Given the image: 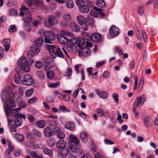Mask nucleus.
Returning a JSON list of instances; mask_svg holds the SVG:
<instances>
[{
    "mask_svg": "<svg viewBox=\"0 0 158 158\" xmlns=\"http://www.w3.org/2000/svg\"><path fill=\"white\" fill-rule=\"evenodd\" d=\"M5 104L6 106H4V109L7 118H8L10 116V110L11 108L15 107L16 104L14 100L11 98L7 99Z\"/></svg>",
    "mask_w": 158,
    "mask_h": 158,
    "instance_id": "1",
    "label": "nucleus"
},
{
    "mask_svg": "<svg viewBox=\"0 0 158 158\" xmlns=\"http://www.w3.org/2000/svg\"><path fill=\"white\" fill-rule=\"evenodd\" d=\"M68 46H67L66 48H62L61 49L60 48H57L56 49V53L57 56L59 57L63 58L64 56V55L63 52L66 56L69 58V56L68 54L67 50H68L69 51H71L70 49H72L73 47L70 46L69 48H68Z\"/></svg>",
    "mask_w": 158,
    "mask_h": 158,
    "instance_id": "2",
    "label": "nucleus"
},
{
    "mask_svg": "<svg viewBox=\"0 0 158 158\" xmlns=\"http://www.w3.org/2000/svg\"><path fill=\"white\" fill-rule=\"evenodd\" d=\"M58 21L56 17L52 15H50L48 19H45L44 22V26L46 27H50L56 25Z\"/></svg>",
    "mask_w": 158,
    "mask_h": 158,
    "instance_id": "3",
    "label": "nucleus"
},
{
    "mask_svg": "<svg viewBox=\"0 0 158 158\" xmlns=\"http://www.w3.org/2000/svg\"><path fill=\"white\" fill-rule=\"evenodd\" d=\"M44 42L46 43L52 44L55 39V36L53 33L50 31H47L44 33Z\"/></svg>",
    "mask_w": 158,
    "mask_h": 158,
    "instance_id": "4",
    "label": "nucleus"
},
{
    "mask_svg": "<svg viewBox=\"0 0 158 158\" xmlns=\"http://www.w3.org/2000/svg\"><path fill=\"white\" fill-rule=\"evenodd\" d=\"M40 51L39 46L35 44L33 45L31 47V50L27 52V57L28 59H29L33 56L32 53L37 55L39 53Z\"/></svg>",
    "mask_w": 158,
    "mask_h": 158,
    "instance_id": "5",
    "label": "nucleus"
},
{
    "mask_svg": "<svg viewBox=\"0 0 158 158\" xmlns=\"http://www.w3.org/2000/svg\"><path fill=\"white\" fill-rule=\"evenodd\" d=\"M33 79L31 78L30 75L26 74L23 77L22 81L23 84L25 85H30L34 83Z\"/></svg>",
    "mask_w": 158,
    "mask_h": 158,
    "instance_id": "6",
    "label": "nucleus"
},
{
    "mask_svg": "<svg viewBox=\"0 0 158 158\" xmlns=\"http://www.w3.org/2000/svg\"><path fill=\"white\" fill-rule=\"evenodd\" d=\"M119 29L114 25L112 26L110 28V34L111 36H116L119 34Z\"/></svg>",
    "mask_w": 158,
    "mask_h": 158,
    "instance_id": "7",
    "label": "nucleus"
},
{
    "mask_svg": "<svg viewBox=\"0 0 158 158\" xmlns=\"http://www.w3.org/2000/svg\"><path fill=\"white\" fill-rule=\"evenodd\" d=\"M79 55L81 56V54L85 57L89 56L91 54L90 50L87 47H84L81 48L78 51Z\"/></svg>",
    "mask_w": 158,
    "mask_h": 158,
    "instance_id": "8",
    "label": "nucleus"
},
{
    "mask_svg": "<svg viewBox=\"0 0 158 158\" xmlns=\"http://www.w3.org/2000/svg\"><path fill=\"white\" fill-rule=\"evenodd\" d=\"M95 42H98L101 41V35L98 33H95L91 35V40Z\"/></svg>",
    "mask_w": 158,
    "mask_h": 158,
    "instance_id": "9",
    "label": "nucleus"
},
{
    "mask_svg": "<svg viewBox=\"0 0 158 158\" xmlns=\"http://www.w3.org/2000/svg\"><path fill=\"white\" fill-rule=\"evenodd\" d=\"M146 100V97L144 95H142L140 97L138 98L136 104V107L139 106H141L143 105V103Z\"/></svg>",
    "mask_w": 158,
    "mask_h": 158,
    "instance_id": "10",
    "label": "nucleus"
},
{
    "mask_svg": "<svg viewBox=\"0 0 158 158\" xmlns=\"http://www.w3.org/2000/svg\"><path fill=\"white\" fill-rule=\"evenodd\" d=\"M66 143L64 140H60L56 143V146L59 149H62L65 147Z\"/></svg>",
    "mask_w": 158,
    "mask_h": 158,
    "instance_id": "11",
    "label": "nucleus"
},
{
    "mask_svg": "<svg viewBox=\"0 0 158 158\" xmlns=\"http://www.w3.org/2000/svg\"><path fill=\"white\" fill-rule=\"evenodd\" d=\"M89 135L85 131H82L80 133V137L82 141L86 143L88 140Z\"/></svg>",
    "mask_w": 158,
    "mask_h": 158,
    "instance_id": "12",
    "label": "nucleus"
},
{
    "mask_svg": "<svg viewBox=\"0 0 158 158\" xmlns=\"http://www.w3.org/2000/svg\"><path fill=\"white\" fill-rule=\"evenodd\" d=\"M58 38L59 42L62 44H66L69 42L68 39L61 34L58 36Z\"/></svg>",
    "mask_w": 158,
    "mask_h": 158,
    "instance_id": "13",
    "label": "nucleus"
},
{
    "mask_svg": "<svg viewBox=\"0 0 158 158\" xmlns=\"http://www.w3.org/2000/svg\"><path fill=\"white\" fill-rule=\"evenodd\" d=\"M25 16L23 18L24 21L27 23L31 22V17L30 12L29 11H27L25 12Z\"/></svg>",
    "mask_w": 158,
    "mask_h": 158,
    "instance_id": "14",
    "label": "nucleus"
},
{
    "mask_svg": "<svg viewBox=\"0 0 158 158\" xmlns=\"http://www.w3.org/2000/svg\"><path fill=\"white\" fill-rule=\"evenodd\" d=\"M3 46L6 51H8L10 46V41L7 39H4L2 41Z\"/></svg>",
    "mask_w": 158,
    "mask_h": 158,
    "instance_id": "15",
    "label": "nucleus"
},
{
    "mask_svg": "<svg viewBox=\"0 0 158 158\" xmlns=\"http://www.w3.org/2000/svg\"><path fill=\"white\" fill-rule=\"evenodd\" d=\"M80 147L79 144H75V145H72L70 146L68 150L70 152V154H71L74 153Z\"/></svg>",
    "mask_w": 158,
    "mask_h": 158,
    "instance_id": "16",
    "label": "nucleus"
},
{
    "mask_svg": "<svg viewBox=\"0 0 158 158\" xmlns=\"http://www.w3.org/2000/svg\"><path fill=\"white\" fill-rule=\"evenodd\" d=\"M96 92L98 96L102 98L105 99L108 97V93L104 91H100L99 90L97 89Z\"/></svg>",
    "mask_w": 158,
    "mask_h": 158,
    "instance_id": "17",
    "label": "nucleus"
},
{
    "mask_svg": "<svg viewBox=\"0 0 158 158\" xmlns=\"http://www.w3.org/2000/svg\"><path fill=\"white\" fill-rule=\"evenodd\" d=\"M70 141L75 143V144H79L80 141L78 138L75 135L73 134L70 135L69 137Z\"/></svg>",
    "mask_w": 158,
    "mask_h": 158,
    "instance_id": "18",
    "label": "nucleus"
},
{
    "mask_svg": "<svg viewBox=\"0 0 158 158\" xmlns=\"http://www.w3.org/2000/svg\"><path fill=\"white\" fill-rule=\"evenodd\" d=\"M70 26L72 30L74 32H78L80 29L78 25L73 22H70Z\"/></svg>",
    "mask_w": 158,
    "mask_h": 158,
    "instance_id": "19",
    "label": "nucleus"
},
{
    "mask_svg": "<svg viewBox=\"0 0 158 158\" xmlns=\"http://www.w3.org/2000/svg\"><path fill=\"white\" fill-rule=\"evenodd\" d=\"M78 9L79 11L83 13H87L89 10V7L85 4L82 6L79 7Z\"/></svg>",
    "mask_w": 158,
    "mask_h": 158,
    "instance_id": "20",
    "label": "nucleus"
},
{
    "mask_svg": "<svg viewBox=\"0 0 158 158\" xmlns=\"http://www.w3.org/2000/svg\"><path fill=\"white\" fill-rule=\"evenodd\" d=\"M65 127L67 129L72 131L75 127L74 123L72 122H68L65 125Z\"/></svg>",
    "mask_w": 158,
    "mask_h": 158,
    "instance_id": "21",
    "label": "nucleus"
},
{
    "mask_svg": "<svg viewBox=\"0 0 158 158\" xmlns=\"http://www.w3.org/2000/svg\"><path fill=\"white\" fill-rule=\"evenodd\" d=\"M27 63V60L23 56H22L18 61V66H21Z\"/></svg>",
    "mask_w": 158,
    "mask_h": 158,
    "instance_id": "22",
    "label": "nucleus"
},
{
    "mask_svg": "<svg viewBox=\"0 0 158 158\" xmlns=\"http://www.w3.org/2000/svg\"><path fill=\"white\" fill-rule=\"evenodd\" d=\"M78 23L81 25H83L85 23V18L81 15H79L77 17Z\"/></svg>",
    "mask_w": 158,
    "mask_h": 158,
    "instance_id": "23",
    "label": "nucleus"
},
{
    "mask_svg": "<svg viewBox=\"0 0 158 158\" xmlns=\"http://www.w3.org/2000/svg\"><path fill=\"white\" fill-rule=\"evenodd\" d=\"M44 134L47 137H50L52 135L51 129L48 127L45 128L44 129Z\"/></svg>",
    "mask_w": 158,
    "mask_h": 158,
    "instance_id": "24",
    "label": "nucleus"
},
{
    "mask_svg": "<svg viewBox=\"0 0 158 158\" xmlns=\"http://www.w3.org/2000/svg\"><path fill=\"white\" fill-rule=\"evenodd\" d=\"M97 5L101 8H104L106 6V3L103 0H97Z\"/></svg>",
    "mask_w": 158,
    "mask_h": 158,
    "instance_id": "25",
    "label": "nucleus"
},
{
    "mask_svg": "<svg viewBox=\"0 0 158 158\" xmlns=\"http://www.w3.org/2000/svg\"><path fill=\"white\" fill-rule=\"evenodd\" d=\"M16 118L14 122V124L16 127H19L21 125L22 123V119L20 118Z\"/></svg>",
    "mask_w": 158,
    "mask_h": 158,
    "instance_id": "26",
    "label": "nucleus"
},
{
    "mask_svg": "<svg viewBox=\"0 0 158 158\" xmlns=\"http://www.w3.org/2000/svg\"><path fill=\"white\" fill-rule=\"evenodd\" d=\"M44 42V39L42 37L38 38L35 41V43L36 45L38 46H41Z\"/></svg>",
    "mask_w": 158,
    "mask_h": 158,
    "instance_id": "27",
    "label": "nucleus"
},
{
    "mask_svg": "<svg viewBox=\"0 0 158 158\" xmlns=\"http://www.w3.org/2000/svg\"><path fill=\"white\" fill-rule=\"evenodd\" d=\"M85 43L84 39L81 37L78 38V43L77 45L79 46H83Z\"/></svg>",
    "mask_w": 158,
    "mask_h": 158,
    "instance_id": "28",
    "label": "nucleus"
},
{
    "mask_svg": "<svg viewBox=\"0 0 158 158\" xmlns=\"http://www.w3.org/2000/svg\"><path fill=\"white\" fill-rule=\"evenodd\" d=\"M66 3L68 7L69 8H73L74 5V2L72 0H67Z\"/></svg>",
    "mask_w": 158,
    "mask_h": 158,
    "instance_id": "29",
    "label": "nucleus"
},
{
    "mask_svg": "<svg viewBox=\"0 0 158 158\" xmlns=\"http://www.w3.org/2000/svg\"><path fill=\"white\" fill-rule=\"evenodd\" d=\"M15 137L18 141L20 142L23 141L24 139L23 136V135L19 134H16L15 135Z\"/></svg>",
    "mask_w": 158,
    "mask_h": 158,
    "instance_id": "30",
    "label": "nucleus"
},
{
    "mask_svg": "<svg viewBox=\"0 0 158 158\" xmlns=\"http://www.w3.org/2000/svg\"><path fill=\"white\" fill-rule=\"evenodd\" d=\"M14 80L15 82L16 83H20L21 82V78L20 77L19 75L16 74L15 75Z\"/></svg>",
    "mask_w": 158,
    "mask_h": 158,
    "instance_id": "31",
    "label": "nucleus"
},
{
    "mask_svg": "<svg viewBox=\"0 0 158 158\" xmlns=\"http://www.w3.org/2000/svg\"><path fill=\"white\" fill-rule=\"evenodd\" d=\"M21 69L23 71H25L26 72H28L30 70L29 66L27 64H24L22 65L21 67Z\"/></svg>",
    "mask_w": 158,
    "mask_h": 158,
    "instance_id": "32",
    "label": "nucleus"
},
{
    "mask_svg": "<svg viewBox=\"0 0 158 158\" xmlns=\"http://www.w3.org/2000/svg\"><path fill=\"white\" fill-rule=\"evenodd\" d=\"M45 123L44 121L40 120L37 122L36 123V126L40 128H43L45 126Z\"/></svg>",
    "mask_w": 158,
    "mask_h": 158,
    "instance_id": "33",
    "label": "nucleus"
},
{
    "mask_svg": "<svg viewBox=\"0 0 158 158\" xmlns=\"http://www.w3.org/2000/svg\"><path fill=\"white\" fill-rule=\"evenodd\" d=\"M86 22L89 25H93L94 23V21L93 18L89 16L86 18Z\"/></svg>",
    "mask_w": 158,
    "mask_h": 158,
    "instance_id": "34",
    "label": "nucleus"
},
{
    "mask_svg": "<svg viewBox=\"0 0 158 158\" xmlns=\"http://www.w3.org/2000/svg\"><path fill=\"white\" fill-rule=\"evenodd\" d=\"M44 154L48 155L50 156L52 155V151L47 148H44Z\"/></svg>",
    "mask_w": 158,
    "mask_h": 158,
    "instance_id": "35",
    "label": "nucleus"
},
{
    "mask_svg": "<svg viewBox=\"0 0 158 158\" xmlns=\"http://www.w3.org/2000/svg\"><path fill=\"white\" fill-rule=\"evenodd\" d=\"M59 110H61L63 112H70V110L66 108L65 106L63 105L60 106H59Z\"/></svg>",
    "mask_w": 158,
    "mask_h": 158,
    "instance_id": "36",
    "label": "nucleus"
},
{
    "mask_svg": "<svg viewBox=\"0 0 158 158\" xmlns=\"http://www.w3.org/2000/svg\"><path fill=\"white\" fill-rule=\"evenodd\" d=\"M85 1L83 0H76V3L77 5L78 8H79V7L82 6L83 5H84Z\"/></svg>",
    "mask_w": 158,
    "mask_h": 158,
    "instance_id": "37",
    "label": "nucleus"
},
{
    "mask_svg": "<svg viewBox=\"0 0 158 158\" xmlns=\"http://www.w3.org/2000/svg\"><path fill=\"white\" fill-rule=\"evenodd\" d=\"M64 20L66 22H69L71 19L70 15L69 14H65L63 16Z\"/></svg>",
    "mask_w": 158,
    "mask_h": 158,
    "instance_id": "38",
    "label": "nucleus"
},
{
    "mask_svg": "<svg viewBox=\"0 0 158 158\" xmlns=\"http://www.w3.org/2000/svg\"><path fill=\"white\" fill-rule=\"evenodd\" d=\"M82 34L84 38L85 39L88 40H91V35L90 34L85 32H83Z\"/></svg>",
    "mask_w": 158,
    "mask_h": 158,
    "instance_id": "39",
    "label": "nucleus"
},
{
    "mask_svg": "<svg viewBox=\"0 0 158 158\" xmlns=\"http://www.w3.org/2000/svg\"><path fill=\"white\" fill-rule=\"evenodd\" d=\"M150 118L148 117L144 118L143 119L144 123L147 127H150Z\"/></svg>",
    "mask_w": 158,
    "mask_h": 158,
    "instance_id": "40",
    "label": "nucleus"
},
{
    "mask_svg": "<svg viewBox=\"0 0 158 158\" xmlns=\"http://www.w3.org/2000/svg\"><path fill=\"white\" fill-rule=\"evenodd\" d=\"M35 67L38 69H41L43 67V63L39 61L35 63Z\"/></svg>",
    "mask_w": 158,
    "mask_h": 158,
    "instance_id": "41",
    "label": "nucleus"
},
{
    "mask_svg": "<svg viewBox=\"0 0 158 158\" xmlns=\"http://www.w3.org/2000/svg\"><path fill=\"white\" fill-rule=\"evenodd\" d=\"M34 89L33 88H31L27 90L25 93V95L27 97H29L33 94Z\"/></svg>",
    "mask_w": 158,
    "mask_h": 158,
    "instance_id": "42",
    "label": "nucleus"
},
{
    "mask_svg": "<svg viewBox=\"0 0 158 158\" xmlns=\"http://www.w3.org/2000/svg\"><path fill=\"white\" fill-rule=\"evenodd\" d=\"M68 153L70 154L69 150L64 149L62 151L60 154L63 157H65Z\"/></svg>",
    "mask_w": 158,
    "mask_h": 158,
    "instance_id": "43",
    "label": "nucleus"
},
{
    "mask_svg": "<svg viewBox=\"0 0 158 158\" xmlns=\"http://www.w3.org/2000/svg\"><path fill=\"white\" fill-rule=\"evenodd\" d=\"M72 69L70 68H68L64 76L66 77H70L72 74Z\"/></svg>",
    "mask_w": 158,
    "mask_h": 158,
    "instance_id": "44",
    "label": "nucleus"
},
{
    "mask_svg": "<svg viewBox=\"0 0 158 158\" xmlns=\"http://www.w3.org/2000/svg\"><path fill=\"white\" fill-rule=\"evenodd\" d=\"M47 76L49 79H52L54 77V73L52 71H48L47 73Z\"/></svg>",
    "mask_w": 158,
    "mask_h": 158,
    "instance_id": "45",
    "label": "nucleus"
},
{
    "mask_svg": "<svg viewBox=\"0 0 158 158\" xmlns=\"http://www.w3.org/2000/svg\"><path fill=\"white\" fill-rule=\"evenodd\" d=\"M46 47L48 50L49 52L54 51V48H56V47L53 45L47 44L46 45Z\"/></svg>",
    "mask_w": 158,
    "mask_h": 158,
    "instance_id": "46",
    "label": "nucleus"
},
{
    "mask_svg": "<svg viewBox=\"0 0 158 158\" xmlns=\"http://www.w3.org/2000/svg\"><path fill=\"white\" fill-rule=\"evenodd\" d=\"M61 32L63 34L68 36H72L73 35L72 34L66 30H62Z\"/></svg>",
    "mask_w": 158,
    "mask_h": 158,
    "instance_id": "47",
    "label": "nucleus"
},
{
    "mask_svg": "<svg viewBox=\"0 0 158 158\" xmlns=\"http://www.w3.org/2000/svg\"><path fill=\"white\" fill-rule=\"evenodd\" d=\"M2 96H4L6 98L8 96V94H7V91L6 90H3L1 94V98L3 102L4 101V99L2 97Z\"/></svg>",
    "mask_w": 158,
    "mask_h": 158,
    "instance_id": "48",
    "label": "nucleus"
},
{
    "mask_svg": "<svg viewBox=\"0 0 158 158\" xmlns=\"http://www.w3.org/2000/svg\"><path fill=\"white\" fill-rule=\"evenodd\" d=\"M2 96H4L6 98L8 96V94H7V91L6 90H3L1 94V98L3 102L4 101V99L2 97Z\"/></svg>",
    "mask_w": 158,
    "mask_h": 158,
    "instance_id": "49",
    "label": "nucleus"
},
{
    "mask_svg": "<svg viewBox=\"0 0 158 158\" xmlns=\"http://www.w3.org/2000/svg\"><path fill=\"white\" fill-rule=\"evenodd\" d=\"M33 133L34 135H35L39 137H40L42 136L41 133L35 129L33 130Z\"/></svg>",
    "mask_w": 158,
    "mask_h": 158,
    "instance_id": "50",
    "label": "nucleus"
},
{
    "mask_svg": "<svg viewBox=\"0 0 158 158\" xmlns=\"http://www.w3.org/2000/svg\"><path fill=\"white\" fill-rule=\"evenodd\" d=\"M51 59L49 57L47 56L43 58V60L46 63V64L48 65H49V63L51 61Z\"/></svg>",
    "mask_w": 158,
    "mask_h": 158,
    "instance_id": "51",
    "label": "nucleus"
},
{
    "mask_svg": "<svg viewBox=\"0 0 158 158\" xmlns=\"http://www.w3.org/2000/svg\"><path fill=\"white\" fill-rule=\"evenodd\" d=\"M38 100L37 98L35 97L31 98L28 101V103L29 104H32L35 103Z\"/></svg>",
    "mask_w": 158,
    "mask_h": 158,
    "instance_id": "52",
    "label": "nucleus"
},
{
    "mask_svg": "<svg viewBox=\"0 0 158 158\" xmlns=\"http://www.w3.org/2000/svg\"><path fill=\"white\" fill-rule=\"evenodd\" d=\"M60 95L62 97L63 99L64 100L68 101L70 100V97L69 95L62 93L60 94Z\"/></svg>",
    "mask_w": 158,
    "mask_h": 158,
    "instance_id": "53",
    "label": "nucleus"
},
{
    "mask_svg": "<svg viewBox=\"0 0 158 158\" xmlns=\"http://www.w3.org/2000/svg\"><path fill=\"white\" fill-rule=\"evenodd\" d=\"M57 137L59 139H62L64 138L65 136L64 133L62 132H59L57 133Z\"/></svg>",
    "mask_w": 158,
    "mask_h": 158,
    "instance_id": "54",
    "label": "nucleus"
},
{
    "mask_svg": "<svg viewBox=\"0 0 158 158\" xmlns=\"http://www.w3.org/2000/svg\"><path fill=\"white\" fill-rule=\"evenodd\" d=\"M49 125L50 126H56L57 125V123L55 120H50L49 122Z\"/></svg>",
    "mask_w": 158,
    "mask_h": 158,
    "instance_id": "55",
    "label": "nucleus"
},
{
    "mask_svg": "<svg viewBox=\"0 0 158 158\" xmlns=\"http://www.w3.org/2000/svg\"><path fill=\"white\" fill-rule=\"evenodd\" d=\"M31 154L35 158H43L42 156L38 155L35 152H31Z\"/></svg>",
    "mask_w": 158,
    "mask_h": 158,
    "instance_id": "56",
    "label": "nucleus"
},
{
    "mask_svg": "<svg viewBox=\"0 0 158 158\" xmlns=\"http://www.w3.org/2000/svg\"><path fill=\"white\" fill-rule=\"evenodd\" d=\"M21 110V108L20 107L18 108H16L15 109H13L11 111V114L12 115V116H16L17 115L16 114H13V112L14 111H15L16 113L18 112L20 110Z\"/></svg>",
    "mask_w": 158,
    "mask_h": 158,
    "instance_id": "57",
    "label": "nucleus"
},
{
    "mask_svg": "<svg viewBox=\"0 0 158 158\" xmlns=\"http://www.w3.org/2000/svg\"><path fill=\"white\" fill-rule=\"evenodd\" d=\"M60 84L59 82H56L53 83L49 85V87L51 88H56L58 87Z\"/></svg>",
    "mask_w": 158,
    "mask_h": 158,
    "instance_id": "58",
    "label": "nucleus"
},
{
    "mask_svg": "<svg viewBox=\"0 0 158 158\" xmlns=\"http://www.w3.org/2000/svg\"><path fill=\"white\" fill-rule=\"evenodd\" d=\"M16 28L15 25H11L9 28V30L11 32H14L16 31Z\"/></svg>",
    "mask_w": 158,
    "mask_h": 158,
    "instance_id": "59",
    "label": "nucleus"
},
{
    "mask_svg": "<svg viewBox=\"0 0 158 158\" xmlns=\"http://www.w3.org/2000/svg\"><path fill=\"white\" fill-rule=\"evenodd\" d=\"M113 98L115 100V102L116 103H118V98L119 96L118 95L115 93H114L112 95Z\"/></svg>",
    "mask_w": 158,
    "mask_h": 158,
    "instance_id": "60",
    "label": "nucleus"
},
{
    "mask_svg": "<svg viewBox=\"0 0 158 158\" xmlns=\"http://www.w3.org/2000/svg\"><path fill=\"white\" fill-rule=\"evenodd\" d=\"M85 2L88 5L89 7H92L94 5V3L93 2L89 0H86Z\"/></svg>",
    "mask_w": 158,
    "mask_h": 158,
    "instance_id": "61",
    "label": "nucleus"
},
{
    "mask_svg": "<svg viewBox=\"0 0 158 158\" xmlns=\"http://www.w3.org/2000/svg\"><path fill=\"white\" fill-rule=\"evenodd\" d=\"M24 27L25 29L28 31H31V27L30 25L27 23L24 24Z\"/></svg>",
    "mask_w": 158,
    "mask_h": 158,
    "instance_id": "62",
    "label": "nucleus"
},
{
    "mask_svg": "<svg viewBox=\"0 0 158 158\" xmlns=\"http://www.w3.org/2000/svg\"><path fill=\"white\" fill-rule=\"evenodd\" d=\"M49 53L53 58H54L56 57L57 55L56 52H55V50L49 52Z\"/></svg>",
    "mask_w": 158,
    "mask_h": 158,
    "instance_id": "63",
    "label": "nucleus"
},
{
    "mask_svg": "<svg viewBox=\"0 0 158 158\" xmlns=\"http://www.w3.org/2000/svg\"><path fill=\"white\" fill-rule=\"evenodd\" d=\"M17 14V11L15 9H11L10 10V14L11 15H15Z\"/></svg>",
    "mask_w": 158,
    "mask_h": 158,
    "instance_id": "64",
    "label": "nucleus"
}]
</instances>
